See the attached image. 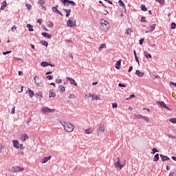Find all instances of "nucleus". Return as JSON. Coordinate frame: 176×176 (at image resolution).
<instances>
[{
	"mask_svg": "<svg viewBox=\"0 0 176 176\" xmlns=\"http://www.w3.org/2000/svg\"><path fill=\"white\" fill-rule=\"evenodd\" d=\"M105 47H107V45L105 43H103V44L100 45L98 50L100 52H101V50H102V49H105Z\"/></svg>",
	"mask_w": 176,
	"mask_h": 176,
	"instance_id": "32",
	"label": "nucleus"
},
{
	"mask_svg": "<svg viewBox=\"0 0 176 176\" xmlns=\"http://www.w3.org/2000/svg\"><path fill=\"white\" fill-rule=\"evenodd\" d=\"M26 28H28V31H30V32H32V31H34V28H32V25L30 23L27 24Z\"/></svg>",
	"mask_w": 176,
	"mask_h": 176,
	"instance_id": "25",
	"label": "nucleus"
},
{
	"mask_svg": "<svg viewBox=\"0 0 176 176\" xmlns=\"http://www.w3.org/2000/svg\"><path fill=\"white\" fill-rule=\"evenodd\" d=\"M122 65V59H120L118 61L116 62L115 64V68L116 69H120V65Z\"/></svg>",
	"mask_w": 176,
	"mask_h": 176,
	"instance_id": "13",
	"label": "nucleus"
},
{
	"mask_svg": "<svg viewBox=\"0 0 176 176\" xmlns=\"http://www.w3.org/2000/svg\"><path fill=\"white\" fill-rule=\"evenodd\" d=\"M168 176H176V173L175 171L170 172Z\"/></svg>",
	"mask_w": 176,
	"mask_h": 176,
	"instance_id": "52",
	"label": "nucleus"
},
{
	"mask_svg": "<svg viewBox=\"0 0 176 176\" xmlns=\"http://www.w3.org/2000/svg\"><path fill=\"white\" fill-rule=\"evenodd\" d=\"M48 27H50V28H53V27H54V24H53V22H50V24L48 25Z\"/></svg>",
	"mask_w": 176,
	"mask_h": 176,
	"instance_id": "55",
	"label": "nucleus"
},
{
	"mask_svg": "<svg viewBox=\"0 0 176 176\" xmlns=\"http://www.w3.org/2000/svg\"><path fill=\"white\" fill-rule=\"evenodd\" d=\"M156 2L160 3V5H164V0H155Z\"/></svg>",
	"mask_w": 176,
	"mask_h": 176,
	"instance_id": "42",
	"label": "nucleus"
},
{
	"mask_svg": "<svg viewBox=\"0 0 176 176\" xmlns=\"http://www.w3.org/2000/svg\"><path fill=\"white\" fill-rule=\"evenodd\" d=\"M160 156L162 162H167V160H170V157H168L167 155L160 154Z\"/></svg>",
	"mask_w": 176,
	"mask_h": 176,
	"instance_id": "12",
	"label": "nucleus"
},
{
	"mask_svg": "<svg viewBox=\"0 0 176 176\" xmlns=\"http://www.w3.org/2000/svg\"><path fill=\"white\" fill-rule=\"evenodd\" d=\"M156 104L159 105L161 108H164L165 109H167V111H171V109L167 107V104H166L164 101H157Z\"/></svg>",
	"mask_w": 176,
	"mask_h": 176,
	"instance_id": "5",
	"label": "nucleus"
},
{
	"mask_svg": "<svg viewBox=\"0 0 176 176\" xmlns=\"http://www.w3.org/2000/svg\"><path fill=\"white\" fill-rule=\"evenodd\" d=\"M62 126H63L64 129L65 130V131H67V133H72V131L74 129V126L69 123V122H61Z\"/></svg>",
	"mask_w": 176,
	"mask_h": 176,
	"instance_id": "1",
	"label": "nucleus"
},
{
	"mask_svg": "<svg viewBox=\"0 0 176 176\" xmlns=\"http://www.w3.org/2000/svg\"><path fill=\"white\" fill-rule=\"evenodd\" d=\"M40 43H41V45H43V46H45L46 47H47V46H49V43H48L47 41H41L40 42Z\"/></svg>",
	"mask_w": 176,
	"mask_h": 176,
	"instance_id": "27",
	"label": "nucleus"
},
{
	"mask_svg": "<svg viewBox=\"0 0 176 176\" xmlns=\"http://www.w3.org/2000/svg\"><path fill=\"white\" fill-rule=\"evenodd\" d=\"M49 97L50 98H52V97L54 98L56 97V92L54 91V89H51L50 91Z\"/></svg>",
	"mask_w": 176,
	"mask_h": 176,
	"instance_id": "14",
	"label": "nucleus"
},
{
	"mask_svg": "<svg viewBox=\"0 0 176 176\" xmlns=\"http://www.w3.org/2000/svg\"><path fill=\"white\" fill-rule=\"evenodd\" d=\"M93 133V129H88L85 130V134H91Z\"/></svg>",
	"mask_w": 176,
	"mask_h": 176,
	"instance_id": "34",
	"label": "nucleus"
},
{
	"mask_svg": "<svg viewBox=\"0 0 176 176\" xmlns=\"http://www.w3.org/2000/svg\"><path fill=\"white\" fill-rule=\"evenodd\" d=\"M107 21H105L104 19H100V24H102L101 27H104V25L107 23Z\"/></svg>",
	"mask_w": 176,
	"mask_h": 176,
	"instance_id": "39",
	"label": "nucleus"
},
{
	"mask_svg": "<svg viewBox=\"0 0 176 176\" xmlns=\"http://www.w3.org/2000/svg\"><path fill=\"white\" fill-rule=\"evenodd\" d=\"M118 87H126V85L122 84V83H119L118 84Z\"/></svg>",
	"mask_w": 176,
	"mask_h": 176,
	"instance_id": "53",
	"label": "nucleus"
},
{
	"mask_svg": "<svg viewBox=\"0 0 176 176\" xmlns=\"http://www.w3.org/2000/svg\"><path fill=\"white\" fill-rule=\"evenodd\" d=\"M41 35L44 36V38H48V39H52V34H49L47 32H42Z\"/></svg>",
	"mask_w": 176,
	"mask_h": 176,
	"instance_id": "16",
	"label": "nucleus"
},
{
	"mask_svg": "<svg viewBox=\"0 0 176 176\" xmlns=\"http://www.w3.org/2000/svg\"><path fill=\"white\" fill-rule=\"evenodd\" d=\"M144 38H141V39L139 41L140 45H142V44L144 43Z\"/></svg>",
	"mask_w": 176,
	"mask_h": 176,
	"instance_id": "56",
	"label": "nucleus"
},
{
	"mask_svg": "<svg viewBox=\"0 0 176 176\" xmlns=\"http://www.w3.org/2000/svg\"><path fill=\"white\" fill-rule=\"evenodd\" d=\"M131 98H135V95L132 94L129 98H126V100H131Z\"/></svg>",
	"mask_w": 176,
	"mask_h": 176,
	"instance_id": "43",
	"label": "nucleus"
},
{
	"mask_svg": "<svg viewBox=\"0 0 176 176\" xmlns=\"http://www.w3.org/2000/svg\"><path fill=\"white\" fill-rule=\"evenodd\" d=\"M67 80H69L70 82V85H74V86H78V83L72 78L67 77Z\"/></svg>",
	"mask_w": 176,
	"mask_h": 176,
	"instance_id": "10",
	"label": "nucleus"
},
{
	"mask_svg": "<svg viewBox=\"0 0 176 176\" xmlns=\"http://www.w3.org/2000/svg\"><path fill=\"white\" fill-rule=\"evenodd\" d=\"M144 56L146 58H151L152 57V54H148L146 51H144Z\"/></svg>",
	"mask_w": 176,
	"mask_h": 176,
	"instance_id": "30",
	"label": "nucleus"
},
{
	"mask_svg": "<svg viewBox=\"0 0 176 176\" xmlns=\"http://www.w3.org/2000/svg\"><path fill=\"white\" fill-rule=\"evenodd\" d=\"M67 26L70 27L71 28H74L76 27V20L75 18H70L67 21Z\"/></svg>",
	"mask_w": 176,
	"mask_h": 176,
	"instance_id": "2",
	"label": "nucleus"
},
{
	"mask_svg": "<svg viewBox=\"0 0 176 176\" xmlns=\"http://www.w3.org/2000/svg\"><path fill=\"white\" fill-rule=\"evenodd\" d=\"M98 134V133H104L105 131V127H104V125H100L98 129L97 130Z\"/></svg>",
	"mask_w": 176,
	"mask_h": 176,
	"instance_id": "15",
	"label": "nucleus"
},
{
	"mask_svg": "<svg viewBox=\"0 0 176 176\" xmlns=\"http://www.w3.org/2000/svg\"><path fill=\"white\" fill-rule=\"evenodd\" d=\"M56 83H58V85H60V83L63 82V80L61 79H56Z\"/></svg>",
	"mask_w": 176,
	"mask_h": 176,
	"instance_id": "50",
	"label": "nucleus"
},
{
	"mask_svg": "<svg viewBox=\"0 0 176 176\" xmlns=\"http://www.w3.org/2000/svg\"><path fill=\"white\" fill-rule=\"evenodd\" d=\"M14 173H19V171H24V168L20 166H16L13 168Z\"/></svg>",
	"mask_w": 176,
	"mask_h": 176,
	"instance_id": "11",
	"label": "nucleus"
},
{
	"mask_svg": "<svg viewBox=\"0 0 176 176\" xmlns=\"http://www.w3.org/2000/svg\"><path fill=\"white\" fill-rule=\"evenodd\" d=\"M170 85H172V86H174V87H176V82H170Z\"/></svg>",
	"mask_w": 176,
	"mask_h": 176,
	"instance_id": "58",
	"label": "nucleus"
},
{
	"mask_svg": "<svg viewBox=\"0 0 176 176\" xmlns=\"http://www.w3.org/2000/svg\"><path fill=\"white\" fill-rule=\"evenodd\" d=\"M16 30H17V28L16 27V25H13V27L11 28V31L12 32H14V31H16Z\"/></svg>",
	"mask_w": 176,
	"mask_h": 176,
	"instance_id": "44",
	"label": "nucleus"
},
{
	"mask_svg": "<svg viewBox=\"0 0 176 176\" xmlns=\"http://www.w3.org/2000/svg\"><path fill=\"white\" fill-rule=\"evenodd\" d=\"M157 152H159V150H157V148H153L152 149L151 153H152L153 155H155V153H157Z\"/></svg>",
	"mask_w": 176,
	"mask_h": 176,
	"instance_id": "38",
	"label": "nucleus"
},
{
	"mask_svg": "<svg viewBox=\"0 0 176 176\" xmlns=\"http://www.w3.org/2000/svg\"><path fill=\"white\" fill-rule=\"evenodd\" d=\"M41 67H49L50 65V63L46 61H43L41 63Z\"/></svg>",
	"mask_w": 176,
	"mask_h": 176,
	"instance_id": "22",
	"label": "nucleus"
},
{
	"mask_svg": "<svg viewBox=\"0 0 176 176\" xmlns=\"http://www.w3.org/2000/svg\"><path fill=\"white\" fill-rule=\"evenodd\" d=\"M46 78L48 80H52V79H53V76L52 75L47 76Z\"/></svg>",
	"mask_w": 176,
	"mask_h": 176,
	"instance_id": "48",
	"label": "nucleus"
},
{
	"mask_svg": "<svg viewBox=\"0 0 176 176\" xmlns=\"http://www.w3.org/2000/svg\"><path fill=\"white\" fill-rule=\"evenodd\" d=\"M38 4L39 5V6H43V4H45V0H39L38 1Z\"/></svg>",
	"mask_w": 176,
	"mask_h": 176,
	"instance_id": "36",
	"label": "nucleus"
},
{
	"mask_svg": "<svg viewBox=\"0 0 176 176\" xmlns=\"http://www.w3.org/2000/svg\"><path fill=\"white\" fill-rule=\"evenodd\" d=\"M130 32H133V30L131 28H128L125 34H126V35H130Z\"/></svg>",
	"mask_w": 176,
	"mask_h": 176,
	"instance_id": "40",
	"label": "nucleus"
},
{
	"mask_svg": "<svg viewBox=\"0 0 176 176\" xmlns=\"http://www.w3.org/2000/svg\"><path fill=\"white\" fill-rule=\"evenodd\" d=\"M117 159L118 161L116 162H114L116 168H117V170H122V168H123V167H124V166L126 165V163L121 164L120 158L118 157Z\"/></svg>",
	"mask_w": 176,
	"mask_h": 176,
	"instance_id": "3",
	"label": "nucleus"
},
{
	"mask_svg": "<svg viewBox=\"0 0 176 176\" xmlns=\"http://www.w3.org/2000/svg\"><path fill=\"white\" fill-rule=\"evenodd\" d=\"M26 8L28 10H31L32 6H31V4L26 3Z\"/></svg>",
	"mask_w": 176,
	"mask_h": 176,
	"instance_id": "41",
	"label": "nucleus"
},
{
	"mask_svg": "<svg viewBox=\"0 0 176 176\" xmlns=\"http://www.w3.org/2000/svg\"><path fill=\"white\" fill-rule=\"evenodd\" d=\"M28 91H29V96L31 98H32L34 97V96H35V93H34V91L31 90V89H28Z\"/></svg>",
	"mask_w": 176,
	"mask_h": 176,
	"instance_id": "24",
	"label": "nucleus"
},
{
	"mask_svg": "<svg viewBox=\"0 0 176 176\" xmlns=\"http://www.w3.org/2000/svg\"><path fill=\"white\" fill-rule=\"evenodd\" d=\"M109 23L107 21L103 25V26H100V28L102 30V31H108L109 30Z\"/></svg>",
	"mask_w": 176,
	"mask_h": 176,
	"instance_id": "7",
	"label": "nucleus"
},
{
	"mask_svg": "<svg viewBox=\"0 0 176 176\" xmlns=\"http://www.w3.org/2000/svg\"><path fill=\"white\" fill-rule=\"evenodd\" d=\"M112 107H113V108H118V103H116V102L113 103Z\"/></svg>",
	"mask_w": 176,
	"mask_h": 176,
	"instance_id": "54",
	"label": "nucleus"
},
{
	"mask_svg": "<svg viewBox=\"0 0 176 176\" xmlns=\"http://www.w3.org/2000/svg\"><path fill=\"white\" fill-rule=\"evenodd\" d=\"M69 98H75V95L74 94H70L69 96Z\"/></svg>",
	"mask_w": 176,
	"mask_h": 176,
	"instance_id": "60",
	"label": "nucleus"
},
{
	"mask_svg": "<svg viewBox=\"0 0 176 176\" xmlns=\"http://www.w3.org/2000/svg\"><path fill=\"white\" fill-rule=\"evenodd\" d=\"M12 144L14 148H16V149H19L20 148V143L19 142V140H13L12 141Z\"/></svg>",
	"mask_w": 176,
	"mask_h": 176,
	"instance_id": "9",
	"label": "nucleus"
},
{
	"mask_svg": "<svg viewBox=\"0 0 176 176\" xmlns=\"http://www.w3.org/2000/svg\"><path fill=\"white\" fill-rule=\"evenodd\" d=\"M12 53V51H7V52H3V56H6V54H10Z\"/></svg>",
	"mask_w": 176,
	"mask_h": 176,
	"instance_id": "45",
	"label": "nucleus"
},
{
	"mask_svg": "<svg viewBox=\"0 0 176 176\" xmlns=\"http://www.w3.org/2000/svg\"><path fill=\"white\" fill-rule=\"evenodd\" d=\"M135 75H137V76L139 78H142V76H144V72H141L140 70H136Z\"/></svg>",
	"mask_w": 176,
	"mask_h": 176,
	"instance_id": "18",
	"label": "nucleus"
},
{
	"mask_svg": "<svg viewBox=\"0 0 176 176\" xmlns=\"http://www.w3.org/2000/svg\"><path fill=\"white\" fill-rule=\"evenodd\" d=\"M55 111H56V109H50L47 107L41 108V112H43V113H45V115H46V113H49V112L53 113V112H54Z\"/></svg>",
	"mask_w": 176,
	"mask_h": 176,
	"instance_id": "4",
	"label": "nucleus"
},
{
	"mask_svg": "<svg viewBox=\"0 0 176 176\" xmlns=\"http://www.w3.org/2000/svg\"><path fill=\"white\" fill-rule=\"evenodd\" d=\"M65 2H66V3H69V5H71L72 6H76V3H75V1H74L65 0Z\"/></svg>",
	"mask_w": 176,
	"mask_h": 176,
	"instance_id": "17",
	"label": "nucleus"
},
{
	"mask_svg": "<svg viewBox=\"0 0 176 176\" xmlns=\"http://www.w3.org/2000/svg\"><path fill=\"white\" fill-rule=\"evenodd\" d=\"M169 122H170V123H173V124H176V118H170L169 120Z\"/></svg>",
	"mask_w": 176,
	"mask_h": 176,
	"instance_id": "37",
	"label": "nucleus"
},
{
	"mask_svg": "<svg viewBox=\"0 0 176 176\" xmlns=\"http://www.w3.org/2000/svg\"><path fill=\"white\" fill-rule=\"evenodd\" d=\"M140 8H141V10H142V12H146L148 10V8L144 4H142L140 6Z\"/></svg>",
	"mask_w": 176,
	"mask_h": 176,
	"instance_id": "26",
	"label": "nucleus"
},
{
	"mask_svg": "<svg viewBox=\"0 0 176 176\" xmlns=\"http://www.w3.org/2000/svg\"><path fill=\"white\" fill-rule=\"evenodd\" d=\"M59 89L61 93H64L65 91V87L63 85H59Z\"/></svg>",
	"mask_w": 176,
	"mask_h": 176,
	"instance_id": "33",
	"label": "nucleus"
},
{
	"mask_svg": "<svg viewBox=\"0 0 176 176\" xmlns=\"http://www.w3.org/2000/svg\"><path fill=\"white\" fill-rule=\"evenodd\" d=\"M135 60L136 63H138V65H140V60L138 59V56L137 55H135Z\"/></svg>",
	"mask_w": 176,
	"mask_h": 176,
	"instance_id": "46",
	"label": "nucleus"
},
{
	"mask_svg": "<svg viewBox=\"0 0 176 176\" xmlns=\"http://www.w3.org/2000/svg\"><path fill=\"white\" fill-rule=\"evenodd\" d=\"M58 10V9L56 7H52V12H54V13H56Z\"/></svg>",
	"mask_w": 176,
	"mask_h": 176,
	"instance_id": "51",
	"label": "nucleus"
},
{
	"mask_svg": "<svg viewBox=\"0 0 176 176\" xmlns=\"http://www.w3.org/2000/svg\"><path fill=\"white\" fill-rule=\"evenodd\" d=\"M141 22L142 23H146V19H145V16H142Z\"/></svg>",
	"mask_w": 176,
	"mask_h": 176,
	"instance_id": "49",
	"label": "nucleus"
},
{
	"mask_svg": "<svg viewBox=\"0 0 176 176\" xmlns=\"http://www.w3.org/2000/svg\"><path fill=\"white\" fill-rule=\"evenodd\" d=\"M34 96L36 98H38L39 100L41 101L42 100V98H43V92L42 91H38L37 94H34Z\"/></svg>",
	"mask_w": 176,
	"mask_h": 176,
	"instance_id": "8",
	"label": "nucleus"
},
{
	"mask_svg": "<svg viewBox=\"0 0 176 176\" xmlns=\"http://www.w3.org/2000/svg\"><path fill=\"white\" fill-rule=\"evenodd\" d=\"M135 118H136L137 119H143V120H145V122H149V118H148V117L144 116L141 114L135 115Z\"/></svg>",
	"mask_w": 176,
	"mask_h": 176,
	"instance_id": "6",
	"label": "nucleus"
},
{
	"mask_svg": "<svg viewBox=\"0 0 176 176\" xmlns=\"http://www.w3.org/2000/svg\"><path fill=\"white\" fill-rule=\"evenodd\" d=\"M20 149H24L25 147L23 144H19Z\"/></svg>",
	"mask_w": 176,
	"mask_h": 176,
	"instance_id": "63",
	"label": "nucleus"
},
{
	"mask_svg": "<svg viewBox=\"0 0 176 176\" xmlns=\"http://www.w3.org/2000/svg\"><path fill=\"white\" fill-rule=\"evenodd\" d=\"M155 27H156V24H153L150 25L151 30H149V32H152L153 31H155Z\"/></svg>",
	"mask_w": 176,
	"mask_h": 176,
	"instance_id": "31",
	"label": "nucleus"
},
{
	"mask_svg": "<svg viewBox=\"0 0 176 176\" xmlns=\"http://www.w3.org/2000/svg\"><path fill=\"white\" fill-rule=\"evenodd\" d=\"M95 100H100V96L96 95Z\"/></svg>",
	"mask_w": 176,
	"mask_h": 176,
	"instance_id": "64",
	"label": "nucleus"
},
{
	"mask_svg": "<svg viewBox=\"0 0 176 176\" xmlns=\"http://www.w3.org/2000/svg\"><path fill=\"white\" fill-rule=\"evenodd\" d=\"M91 100H96V95H94V94H91Z\"/></svg>",
	"mask_w": 176,
	"mask_h": 176,
	"instance_id": "57",
	"label": "nucleus"
},
{
	"mask_svg": "<svg viewBox=\"0 0 176 176\" xmlns=\"http://www.w3.org/2000/svg\"><path fill=\"white\" fill-rule=\"evenodd\" d=\"M118 5H120V6H121V8L124 9V10H126V6L124 5V3L123 2V1L119 0Z\"/></svg>",
	"mask_w": 176,
	"mask_h": 176,
	"instance_id": "20",
	"label": "nucleus"
},
{
	"mask_svg": "<svg viewBox=\"0 0 176 176\" xmlns=\"http://www.w3.org/2000/svg\"><path fill=\"white\" fill-rule=\"evenodd\" d=\"M63 10L66 12V17H69V14H71V9L63 8Z\"/></svg>",
	"mask_w": 176,
	"mask_h": 176,
	"instance_id": "21",
	"label": "nucleus"
},
{
	"mask_svg": "<svg viewBox=\"0 0 176 176\" xmlns=\"http://www.w3.org/2000/svg\"><path fill=\"white\" fill-rule=\"evenodd\" d=\"M21 139H22L23 142L27 141V140H28V135L24 133V134L23 135L22 138H21Z\"/></svg>",
	"mask_w": 176,
	"mask_h": 176,
	"instance_id": "23",
	"label": "nucleus"
},
{
	"mask_svg": "<svg viewBox=\"0 0 176 176\" xmlns=\"http://www.w3.org/2000/svg\"><path fill=\"white\" fill-rule=\"evenodd\" d=\"M131 71H133V66H130L129 69H128V72H131Z\"/></svg>",
	"mask_w": 176,
	"mask_h": 176,
	"instance_id": "59",
	"label": "nucleus"
},
{
	"mask_svg": "<svg viewBox=\"0 0 176 176\" xmlns=\"http://www.w3.org/2000/svg\"><path fill=\"white\" fill-rule=\"evenodd\" d=\"M166 136L168 137V138H176L175 136L170 135V134H166Z\"/></svg>",
	"mask_w": 176,
	"mask_h": 176,
	"instance_id": "47",
	"label": "nucleus"
},
{
	"mask_svg": "<svg viewBox=\"0 0 176 176\" xmlns=\"http://www.w3.org/2000/svg\"><path fill=\"white\" fill-rule=\"evenodd\" d=\"M7 3L6 1H3L2 3V6L1 7V10H3V9H5V7L7 6Z\"/></svg>",
	"mask_w": 176,
	"mask_h": 176,
	"instance_id": "29",
	"label": "nucleus"
},
{
	"mask_svg": "<svg viewBox=\"0 0 176 176\" xmlns=\"http://www.w3.org/2000/svg\"><path fill=\"white\" fill-rule=\"evenodd\" d=\"M36 21L40 24V25L42 24V19H37Z\"/></svg>",
	"mask_w": 176,
	"mask_h": 176,
	"instance_id": "62",
	"label": "nucleus"
},
{
	"mask_svg": "<svg viewBox=\"0 0 176 176\" xmlns=\"http://www.w3.org/2000/svg\"><path fill=\"white\" fill-rule=\"evenodd\" d=\"M159 153H157L155 155L154 158H153V162H159Z\"/></svg>",
	"mask_w": 176,
	"mask_h": 176,
	"instance_id": "28",
	"label": "nucleus"
},
{
	"mask_svg": "<svg viewBox=\"0 0 176 176\" xmlns=\"http://www.w3.org/2000/svg\"><path fill=\"white\" fill-rule=\"evenodd\" d=\"M170 28L171 30H175L176 28V23L174 22H172L171 25H170Z\"/></svg>",
	"mask_w": 176,
	"mask_h": 176,
	"instance_id": "35",
	"label": "nucleus"
},
{
	"mask_svg": "<svg viewBox=\"0 0 176 176\" xmlns=\"http://www.w3.org/2000/svg\"><path fill=\"white\" fill-rule=\"evenodd\" d=\"M50 159H52V156L50 155L48 157H45L43 158L42 163L45 164V163H47V162H49V160H50Z\"/></svg>",
	"mask_w": 176,
	"mask_h": 176,
	"instance_id": "19",
	"label": "nucleus"
},
{
	"mask_svg": "<svg viewBox=\"0 0 176 176\" xmlns=\"http://www.w3.org/2000/svg\"><path fill=\"white\" fill-rule=\"evenodd\" d=\"M53 74V72L50 71V72H47L45 73V75H50V74Z\"/></svg>",
	"mask_w": 176,
	"mask_h": 176,
	"instance_id": "61",
	"label": "nucleus"
}]
</instances>
